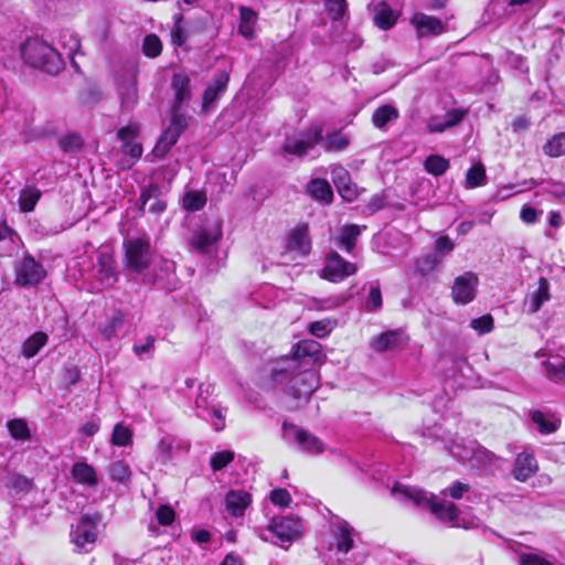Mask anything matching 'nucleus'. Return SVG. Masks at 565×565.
Masks as SVG:
<instances>
[{
    "label": "nucleus",
    "instance_id": "nucleus-1",
    "mask_svg": "<svg viewBox=\"0 0 565 565\" xmlns=\"http://www.w3.org/2000/svg\"><path fill=\"white\" fill-rule=\"evenodd\" d=\"M327 355H284L271 370V380L275 385L286 386L299 406L307 402L319 385L317 365L322 363L321 358Z\"/></svg>",
    "mask_w": 565,
    "mask_h": 565
},
{
    "label": "nucleus",
    "instance_id": "nucleus-2",
    "mask_svg": "<svg viewBox=\"0 0 565 565\" xmlns=\"http://www.w3.org/2000/svg\"><path fill=\"white\" fill-rule=\"evenodd\" d=\"M0 47L4 52L15 51L19 47L25 64L49 75H57L65 65L61 53L38 36L30 38L24 43L17 45L15 36L11 35L9 39H0Z\"/></svg>",
    "mask_w": 565,
    "mask_h": 565
},
{
    "label": "nucleus",
    "instance_id": "nucleus-3",
    "mask_svg": "<svg viewBox=\"0 0 565 565\" xmlns=\"http://www.w3.org/2000/svg\"><path fill=\"white\" fill-rule=\"evenodd\" d=\"M440 440L449 455L462 462H470L472 467L493 472L502 461L501 457L479 445L476 440L467 441L458 435L452 436L448 433H444Z\"/></svg>",
    "mask_w": 565,
    "mask_h": 565
},
{
    "label": "nucleus",
    "instance_id": "nucleus-4",
    "mask_svg": "<svg viewBox=\"0 0 565 565\" xmlns=\"http://www.w3.org/2000/svg\"><path fill=\"white\" fill-rule=\"evenodd\" d=\"M392 493L399 500L409 501L415 505L427 508L439 521L457 525L459 511L455 503L439 498L422 489L396 483Z\"/></svg>",
    "mask_w": 565,
    "mask_h": 565
},
{
    "label": "nucleus",
    "instance_id": "nucleus-5",
    "mask_svg": "<svg viewBox=\"0 0 565 565\" xmlns=\"http://www.w3.org/2000/svg\"><path fill=\"white\" fill-rule=\"evenodd\" d=\"M156 257V250L147 235L132 237L124 242V266L126 270L136 276H146Z\"/></svg>",
    "mask_w": 565,
    "mask_h": 565
},
{
    "label": "nucleus",
    "instance_id": "nucleus-6",
    "mask_svg": "<svg viewBox=\"0 0 565 565\" xmlns=\"http://www.w3.org/2000/svg\"><path fill=\"white\" fill-rule=\"evenodd\" d=\"M302 533L301 519L291 515L273 519L268 526L262 530L259 536L264 541L288 550L292 542L301 537Z\"/></svg>",
    "mask_w": 565,
    "mask_h": 565
},
{
    "label": "nucleus",
    "instance_id": "nucleus-7",
    "mask_svg": "<svg viewBox=\"0 0 565 565\" xmlns=\"http://www.w3.org/2000/svg\"><path fill=\"white\" fill-rule=\"evenodd\" d=\"M12 270L13 284L19 288H35L47 277L43 263L26 250L15 258Z\"/></svg>",
    "mask_w": 565,
    "mask_h": 565
},
{
    "label": "nucleus",
    "instance_id": "nucleus-8",
    "mask_svg": "<svg viewBox=\"0 0 565 565\" xmlns=\"http://www.w3.org/2000/svg\"><path fill=\"white\" fill-rule=\"evenodd\" d=\"M284 438L292 441L297 449L308 455H320L326 450V444L312 433L292 424L284 423Z\"/></svg>",
    "mask_w": 565,
    "mask_h": 565
},
{
    "label": "nucleus",
    "instance_id": "nucleus-9",
    "mask_svg": "<svg viewBox=\"0 0 565 565\" xmlns=\"http://www.w3.org/2000/svg\"><path fill=\"white\" fill-rule=\"evenodd\" d=\"M322 140V128L311 126L305 131L291 137H287L282 150L289 154L302 157L307 154L316 145Z\"/></svg>",
    "mask_w": 565,
    "mask_h": 565
},
{
    "label": "nucleus",
    "instance_id": "nucleus-10",
    "mask_svg": "<svg viewBox=\"0 0 565 565\" xmlns=\"http://www.w3.org/2000/svg\"><path fill=\"white\" fill-rule=\"evenodd\" d=\"M138 67L129 66L118 78V95L120 98V109L122 113L132 110L138 104L137 87Z\"/></svg>",
    "mask_w": 565,
    "mask_h": 565
},
{
    "label": "nucleus",
    "instance_id": "nucleus-11",
    "mask_svg": "<svg viewBox=\"0 0 565 565\" xmlns=\"http://www.w3.org/2000/svg\"><path fill=\"white\" fill-rule=\"evenodd\" d=\"M90 262L89 277L96 279L100 287H110L117 281L116 262L111 254L98 252L95 260L90 258Z\"/></svg>",
    "mask_w": 565,
    "mask_h": 565
},
{
    "label": "nucleus",
    "instance_id": "nucleus-12",
    "mask_svg": "<svg viewBox=\"0 0 565 565\" xmlns=\"http://www.w3.org/2000/svg\"><path fill=\"white\" fill-rule=\"evenodd\" d=\"M188 127V117L183 114L173 113L170 126L163 131L158 142L153 148V153L163 158L169 150L174 146L180 138L181 134Z\"/></svg>",
    "mask_w": 565,
    "mask_h": 565
},
{
    "label": "nucleus",
    "instance_id": "nucleus-13",
    "mask_svg": "<svg viewBox=\"0 0 565 565\" xmlns=\"http://www.w3.org/2000/svg\"><path fill=\"white\" fill-rule=\"evenodd\" d=\"M356 270L358 267L354 263L345 260L337 252H331L326 257L322 278L331 282H340L347 277L354 275Z\"/></svg>",
    "mask_w": 565,
    "mask_h": 565
},
{
    "label": "nucleus",
    "instance_id": "nucleus-14",
    "mask_svg": "<svg viewBox=\"0 0 565 565\" xmlns=\"http://www.w3.org/2000/svg\"><path fill=\"white\" fill-rule=\"evenodd\" d=\"M478 285L479 278L472 271H465L458 276L451 288L454 302L461 306L472 302L477 296Z\"/></svg>",
    "mask_w": 565,
    "mask_h": 565
},
{
    "label": "nucleus",
    "instance_id": "nucleus-15",
    "mask_svg": "<svg viewBox=\"0 0 565 565\" xmlns=\"http://www.w3.org/2000/svg\"><path fill=\"white\" fill-rule=\"evenodd\" d=\"M153 268L143 277V282L159 285L162 288H174L177 284L175 263L167 258L153 260Z\"/></svg>",
    "mask_w": 565,
    "mask_h": 565
},
{
    "label": "nucleus",
    "instance_id": "nucleus-16",
    "mask_svg": "<svg viewBox=\"0 0 565 565\" xmlns=\"http://www.w3.org/2000/svg\"><path fill=\"white\" fill-rule=\"evenodd\" d=\"M161 188L156 183H150L141 189L137 201L141 214L146 212L159 217L167 210V202L161 198Z\"/></svg>",
    "mask_w": 565,
    "mask_h": 565
},
{
    "label": "nucleus",
    "instance_id": "nucleus-17",
    "mask_svg": "<svg viewBox=\"0 0 565 565\" xmlns=\"http://www.w3.org/2000/svg\"><path fill=\"white\" fill-rule=\"evenodd\" d=\"M222 237V222L215 220L194 233L192 237L193 248L201 254H209L213 246Z\"/></svg>",
    "mask_w": 565,
    "mask_h": 565
},
{
    "label": "nucleus",
    "instance_id": "nucleus-18",
    "mask_svg": "<svg viewBox=\"0 0 565 565\" xmlns=\"http://www.w3.org/2000/svg\"><path fill=\"white\" fill-rule=\"evenodd\" d=\"M408 344L409 337L401 329L383 332L372 341L373 349L380 352L404 351L408 349Z\"/></svg>",
    "mask_w": 565,
    "mask_h": 565
},
{
    "label": "nucleus",
    "instance_id": "nucleus-19",
    "mask_svg": "<svg viewBox=\"0 0 565 565\" xmlns=\"http://www.w3.org/2000/svg\"><path fill=\"white\" fill-rule=\"evenodd\" d=\"M539 470V462L532 450L525 448L514 459L511 475L519 482H526Z\"/></svg>",
    "mask_w": 565,
    "mask_h": 565
},
{
    "label": "nucleus",
    "instance_id": "nucleus-20",
    "mask_svg": "<svg viewBox=\"0 0 565 565\" xmlns=\"http://www.w3.org/2000/svg\"><path fill=\"white\" fill-rule=\"evenodd\" d=\"M230 82V73L225 70L217 71L211 83L202 94V109L209 110L226 92Z\"/></svg>",
    "mask_w": 565,
    "mask_h": 565
},
{
    "label": "nucleus",
    "instance_id": "nucleus-21",
    "mask_svg": "<svg viewBox=\"0 0 565 565\" xmlns=\"http://www.w3.org/2000/svg\"><path fill=\"white\" fill-rule=\"evenodd\" d=\"M331 529L337 551L342 554H348L354 546V539L356 536L355 530L342 519L334 520L331 523Z\"/></svg>",
    "mask_w": 565,
    "mask_h": 565
},
{
    "label": "nucleus",
    "instance_id": "nucleus-22",
    "mask_svg": "<svg viewBox=\"0 0 565 565\" xmlns=\"http://www.w3.org/2000/svg\"><path fill=\"white\" fill-rule=\"evenodd\" d=\"M96 539V526L88 522L86 518L82 519L71 531L72 543L85 552L92 548Z\"/></svg>",
    "mask_w": 565,
    "mask_h": 565
},
{
    "label": "nucleus",
    "instance_id": "nucleus-23",
    "mask_svg": "<svg viewBox=\"0 0 565 565\" xmlns=\"http://www.w3.org/2000/svg\"><path fill=\"white\" fill-rule=\"evenodd\" d=\"M331 179L343 200L352 202L358 198L356 185L351 182V175L345 168H333Z\"/></svg>",
    "mask_w": 565,
    "mask_h": 565
},
{
    "label": "nucleus",
    "instance_id": "nucleus-24",
    "mask_svg": "<svg viewBox=\"0 0 565 565\" xmlns=\"http://www.w3.org/2000/svg\"><path fill=\"white\" fill-rule=\"evenodd\" d=\"M550 284L546 278L541 277L537 288L525 296L523 301L524 309L530 315H534L550 300Z\"/></svg>",
    "mask_w": 565,
    "mask_h": 565
},
{
    "label": "nucleus",
    "instance_id": "nucleus-25",
    "mask_svg": "<svg viewBox=\"0 0 565 565\" xmlns=\"http://www.w3.org/2000/svg\"><path fill=\"white\" fill-rule=\"evenodd\" d=\"M171 87L174 92L173 113L192 98L191 79L184 73H177L172 76Z\"/></svg>",
    "mask_w": 565,
    "mask_h": 565
},
{
    "label": "nucleus",
    "instance_id": "nucleus-26",
    "mask_svg": "<svg viewBox=\"0 0 565 565\" xmlns=\"http://www.w3.org/2000/svg\"><path fill=\"white\" fill-rule=\"evenodd\" d=\"M529 416L536 430L542 435L553 434L561 426V418L555 413L532 409L529 412Z\"/></svg>",
    "mask_w": 565,
    "mask_h": 565
},
{
    "label": "nucleus",
    "instance_id": "nucleus-27",
    "mask_svg": "<svg viewBox=\"0 0 565 565\" xmlns=\"http://www.w3.org/2000/svg\"><path fill=\"white\" fill-rule=\"evenodd\" d=\"M412 24L416 28L420 38L439 35L445 32V25L439 19L420 12L413 17Z\"/></svg>",
    "mask_w": 565,
    "mask_h": 565
},
{
    "label": "nucleus",
    "instance_id": "nucleus-28",
    "mask_svg": "<svg viewBox=\"0 0 565 565\" xmlns=\"http://www.w3.org/2000/svg\"><path fill=\"white\" fill-rule=\"evenodd\" d=\"M365 228L366 226H359L355 224L343 225L334 238L335 245L348 254H352L359 236Z\"/></svg>",
    "mask_w": 565,
    "mask_h": 565
},
{
    "label": "nucleus",
    "instance_id": "nucleus-29",
    "mask_svg": "<svg viewBox=\"0 0 565 565\" xmlns=\"http://www.w3.org/2000/svg\"><path fill=\"white\" fill-rule=\"evenodd\" d=\"M22 242L20 236L7 224H0V257L18 255Z\"/></svg>",
    "mask_w": 565,
    "mask_h": 565
},
{
    "label": "nucleus",
    "instance_id": "nucleus-30",
    "mask_svg": "<svg viewBox=\"0 0 565 565\" xmlns=\"http://www.w3.org/2000/svg\"><path fill=\"white\" fill-rule=\"evenodd\" d=\"M446 358H448V360H445L444 362H450L457 369L452 374L455 382L461 387H476V384L469 376V374L472 373V369L468 364L465 355H446Z\"/></svg>",
    "mask_w": 565,
    "mask_h": 565
},
{
    "label": "nucleus",
    "instance_id": "nucleus-31",
    "mask_svg": "<svg viewBox=\"0 0 565 565\" xmlns=\"http://www.w3.org/2000/svg\"><path fill=\"white\" fill-rule=\"evenodd\" d=\"M250 502L249 493L244 490H231L225 497L226 510L235 518L242 516Z\"/></svg>",
    "mask_w": 565,
    "mask_h": 565
},
{
    "label": "nucleus",
    "instance_id": "nucleus-32",
    "mask_svg": "<svg viewBox=\"0 0 565 565\" xmlns=\"http://www.w3.org/2000/svg\"><path fill=\"white\" fill-rule=\"evenodd\" d=\"M287 246L290 250H296L301 255H307L311 248L309 237V226L301 224L297 226L289 235Z\"/></svg>",
    "mask_w": 565,
    "mask_h": 565
},
{
    "label": "nucleus",
    "instance_id": "nucleus-33",
    "mask_svg": "<svg viewBox=\"0 0 565 565\" xmlns=\"http://www.w3.org/2000/svg\"><path fill=\"white\" fill-rule=\"evenodd\" d=\"M374 23L382 30L391 29L397 20V14L385 1H373Z\"/></svg>",
    "mask_w": 565,
    "mask_h": 565
},
{
    "label": "nucleus",
    "instance_id": "nucleus-34",
    "mask_svg": "<svg viewBox=\"0 0 565 565\" xmlns=\"http://www.w3.org/2000/svg\"><path fill=\"white\" fill-rule=\"evenodd\" d=\"M214 393V385L211 383H200L194 399L195 415L199 418H207V409L215 405L211 399Z\"/></svg>",
    "mask_w": 565,
    "mask_h": 565
},
{
    "label": "nucleus",
    "instance_id": "nucleus-35",
    "mask_svg": "<svg viewBox=\"0 0 565 565\" xmlns=\"http://www.w3.org/2000/svg\"><path fill=\"white\" fill-rule=\"evenodd\" d=\"M73 480L87 488H94L98 483L96 470L86 462H75L71 469Z\"/></svg>",
    "mask_w": 565,
    "mask_h": 565
},
{
    "label": "nucleus",
    "instance_id": "nucleus-36",
    "mask_svg": "<svg viewBox=\"0 0 565 565\" xmlns=\"http://www.w3.org/2000/svg\"><path fill=\"white\" fill-rule=\"evenodd\" d=\"M307 193L322 204H330L333 200V191L324 179H312L307 184Z\"/></svg>",
    "mask_w": 565,
    "mask_h": 565
},
{
    "label": "nucleus",
    "instance_id": "nucleus-37",
    "mask_svg": "<svg viewBox=\"0 0 565 565\" xmlns=\"http://www.w3.org/2000/svg\"><path fill=\"white\" fill-rule=\"evenodd\" d=\"M399 114L396 107L392 105H383L377 107L372 115V122L377 129H385L386 125L391 121H395Z\"/></svg>",
    "mask_w": 565,
    "mask_h": 565
},
{
    "label": "nucleus",
    "instance_id": "nucleus-38",
    "mask_svg": "<svg viewBox=\"0 0 565 565\" xmlns=\"http://www.w3.org/2000/svg\"><path fill=\"white\" fill-rule=\"evenodd\" d=\"M543 363L546 376L553 382L565 381V359L562 355H550Z\"/></svg>",
    "mask_w": 565,
    "mask_h": 565
},
{
    "label": "nucleus",
    "instance_id": "nucleus-39",
    "mask_svg": "<svg viewBox=\"0 0 565 565\" xmlns=\"http://www.w3.org/2000/svg\"><path fill=\"white\" fill-rule=\"evenodd\" d=\"M323 142V148L328 152H340L345 150L350 145V139L347 135L341 131H333L326 136V138L321 140Z\"/></svg>",
    "mask_w": 565,
    "mask_h": 565
},
{
    "label": "nucleus",
    "instance_id": "nucleus-40",
    "mask_svg": "<svg viewBox=\"0 0 565 565\" xmlns=\"http://www.w3.org/2000/svg\"><path fill=\"white\" fill-rule=\"evenodd\" d=\"M383 307L382 291L379 281L370 284L369 294L365 297L363 308L366 312H377Z\"/></svg>",
    "mask_w": 565,
    "mask_h": 565
},
{
    "label": "nucleus",
    "instance_id": "nucleus-41",
    "mask_svg": "<svg viewBox=\"0 0 565 565\" xmlns=\"http://www.w3.org/2000/svg\"><path fill=\"white\" fill-rule=\"evenodd\" d=\"M32 487V481L22 475H12L8 478L7 488L11 495L21 498L25 495Z\"/></svg>",
    "mask_w": 565,
    "mask_h": 565
},
{
    "label": "nucleus",
    "instance_id": "nucleus-42",
    "mask_svg": "<svg viewBox=\"0 0 565 565\" xmlns=\"http://www.w3.org/2000/svg\"><path fill=\"white\" fill-rule=\"evenodd\" d=\"M449 160L439 154H430L424 162L425 170L435 177H440L449 169Z\"/></svg>",
    "mask_w": 565,
    "mask_h": 565
},
{
    "label": "nucleus",
    "instance_id": "nucleus-43",
    "mask_svg": "<svg viewBox=\"0 0 565 565\" xmlns=\"http://www.w3.org/2000/svg\"><path fill=\"white\" fill-rule=\"evenodd\" d=\"M440 263L441 258L439 255L436 253L427 254L416 260L415 271L422 277L427 276L434 271Z\"/></svg>",
    "mask_w": 565,
    "mask_h": 565
},
{
    "label": "nucleus",
    "instance_id": "nucleus-44",
    "mask_svg": "<svg viewBox=\"0 0 565 565\" xmlns=\"http://www.w3.org/2000/svg\"><path fill=\"white\" fill-rule=\"evenodd\" d=\"M41 198V191L35 186H28L20 192L19 203L21 211L31 212L34 210Z\"/></svg>",
    "mask_w": 565,
    "mask_h": 565
},
{
    "label": "nucleus",
    "instance_id": "nucleus-45",
    "mask_svg": "<svg viewBox=\"0 0 565 565\" xmlns=\"http://www.w3.org/2000/svg\"><path fill=\"white\" fill-rule=\"evenodd\" d=\"M256 21V13L249 9L241 8V23L238 25V32L246 39H252L254 35V24Z\"/></svg>",
    "mask_w": 565,
    "mask_h": 565
},
{
    "label": "nucleus",
    "instance_id": "nucleus-46",
    "mask_svg": "<svg viewBox=\"0 0 565 565\" xmlns=\"http://www.w3.org/2000/svg\"><path fill=\"white\" fill-rule=\"evenodd\" d=\"M206 414L207 418L202 419L209 422L215 431H222L225 428L226 408L218 404L211 405Z\"/></svg>",
    "mask_w": 565,
    "mask_h": 565
},
{
    "label": "nucleus",
    "instance_id": "nucleus-47",
    "mask_svg": "<svg viewBox=\"0 0 565 565\" xmlns=\"http://www.w3.org/2000/svg\"><path fill=\"white\" fill-rule=\"evenodd\" d=\"M10 436L15 440H28L31 437L30 428L26 420L22 418H14L7 423Z\"/></svg>",
    "mask_w": 565,
    "mask_h": 565
},
{
    "label": "nucleus",
    "instance_id": "nucleus-48",
    "mask_svg": "<svg viewBox=\"0 0 565 565\" xmlns=\"http://www.w3.org/2000/svg\"><path fill=\"white\" fill-rule=\"evenodd\" d=\"M162 52V42L154 33L147 34L142 42V53L150 58L158 57Z\"/></svg>",
    "mask_w": 565,
    "mask_h": 565
},
{
    "label": "nucleus",
    "instance_id": "nucleus-49",
    "mask_svg": "<svg viewBox=\"0 0 565 565\" xmlns=\"http://www.w3.org/2000/svg\"><path fill=\"white\" fill-rule=\"evenodd\" d=\"M543 551L519 554V565H555Z\"/></svg>",
    "mask_w": 565,
    "mask_h": 565
},
{
    "label": "nucleus",
    "instance_id": "nucleus-50",
    "mask_svg": "<svg viewBox=\"0 0 565 565\" xmlns=\"http://www.w3.org/2000/svg\"><path fill=\"white\" fill-rule=\"evenodd\" d=\"M206 204V196L204 193L199 191L186 192L183 196V207L186 211L195 212L200 211Z\"/></svg>",
    "mask_w": 565,
    "mask_h": 565
},
{
    "label": "nucleus",
    "instance_id": "nucleus-51",
    "mask_svg": "<svg viewBox=\"0 0 565 565\" xmlns=\"http://www.w3.org/2000/svg\"><path fill=\"white\" fill-rule=\"evenodd\" d=\"M124 326V315L119 311L115 312L111 317H109L105 324L102 327L100 331L105 339H111L118 330H120Z\"/></svg>",
    "mask_w": 565,
    "mask_h": 565
},
{
    "label": "nucleus",
    "instance_id": "nucleus-52",
    "mask_svg": "<svg viewBox=\"0 0 565 565\" xmlns=\"http://www.w3.org/2000/svg\"><path fill=\"white\" fill-rule=\"evenodd\" d=\"M486 182V170L482 163L473 164L466 173L467 188H477Z\"/></svg>",
    "mask_w": 565,
    "mask_h": 565
},
{
    "label": "nucleus",
    "instance_id": "nucleus-53",
    "mask_svg": "<svg viewBox=\"0 0 565 565\" xmlns=\"http://www.w3.org/2000/svg\"><path fill=\"white\" fill-rule=\"evenodd\" d=\"M545 154L550 157H561L565 154V132L554 136L544 146Z\"/></svg>",
    "mask_w": 565,
    "mask_h": 565
},
{
    "label": "nucleus",
    "instance_id": "nucleus-54",
    "mask_svg": "<svg viewBox=\"0 0 565 565\" xmlns=\"http://www.w3.org/2000/svg\"><path fill=\"white\" fill-rule=\"evenodd\" d=\"M132 431L122 424H117L111 434V444L117 447H125L131 444Z\"/></svg>",
    "mask_w": 565,
    "mask_h": 565
},
{
    "label": "nucleus",
    "instance_id": "nucleus-55",
    "mask_svg": "<svg viewBox=\"0 0 565 565\" xmlns=\"http://www.w3.org/2000/svg\"><path fill=\"white\" fill-rule=\"evenodd\" d=\"M46 342V333L38 331L24 341L22 353H38Z\"/></svg>",
    "mask_w": 565,
    "mask_h": 565
},
{
    "label": "nucleus",
    "instance_id": "nucleus-56",
    "mask_svg": "<svg viewBox=\"0 0 565 565\" xmlns=\"http://www.w3.org/2000/svg\"><path fill=\"white\" fill-rule=\"evenodd\" d=\"M324 7L333 21H341L347 12L348 3L347 0H324Z\"/></svg>",
    "mask_w": 565,
    "mask_h": 565
},
{
    "label": "nucleus",
    "instance_id": "nucleus-57",
    "mask_svg": "<svg viewBox=\"0 0 565 565\" xmlns=\"http://www.w3.org/2000/svg\"><path fill=\"white\" fill-rule=\"evenodd\" d=\"M235 458V454L231 450L217 451L212 455L210 466L213 471H220L230 465Z\"/></svg>",
    "mask_w": 565,
    "mask_h": 565
},
{
    "label": "nucleus",
    "instance_id": "nucleus-58",
    "mask_svg": "<svg viewBox=\"0 0 565 565\" xmlns=\"http://www.w3.org/2000/svg\"><path fill=\"white\" fill-rule=\"evenodd\" d=\"M174 447V439L171 437H163L157 444V452L162 462H167L172 458Z\"/></svg>",
    "mask_w": 565,
    "mask_h": 565
},
{
    "label": "nucleus",
    "instance_id": "nucleus-59",
    "mask_svg": "<svg viewBox=\"0 0 565 565\" xmlns=\"http://www.w3.org/2000/svg\"><path fill=\"white\" fill-rule=\"evenodd\" d=\"M321 344L312 339H306L297 342L290 353H321Z\"/></svg>",
    "mask_w": 565,
    "mask_h": 565
},
{
    "label": "nucleus",
    "instance_id": "nucleus-60",
    "mask_svg": "<svg viewBox=\"0 0 565 565\" xmlns=\"http://www.w3.org/2000/svg\"><path fill=\"white\" fill-rule=\"evenodd\" d=\"M173 19H174V25L171 30L172 43L178 46H182V45H184V43L186 41V36H185L183 28H182L183 15L177 14L173 17Z\"/></svg>",
    "mask_w": 565,
    "mask_h": 565
},
{
    "label": "nucleus",
    "instance_id": "nucleus-61",
    "mask_svg": "<svg viewBox=\"0 0 565 565\" xmlns=\"http://www.w3.org/2000/svg\"><path fill=\"white\" fill-rule=\"evenodd\" d=\"M109 475L113 480L125 481L130 476V469L124 461H116L110 465Z\"/></svg>",
    "mask_w": 565,
    "mask_h": 565
},
{
    "label": "nucleus",
    "instance_id": "nucleus-62",
    "mask_svg": "<svg viewBox=\"0 0 565 565\" xmlns=\"http://www.w3.org/2000/svg\"><path fill=\"white\" fill-rule=\"evenodd\" d=\"M470 327L479 334L488 333L493 329V318L491 315H484L480 318L473 319L470 322Z\"/></svg>",
    "mask_w": 565,
    "mask_h": 565
},
{
    "label": "nucleus",
    "instance_id": "nucleus-63",
    "mask_svg": "<svg viewBox=\"0 0 565 565\" xmlns=\"http://www.w3.org/2000/svg\"><path fill=\"white\" fill-rule=\"evenodd\" d=\"M332 329H333V323L329 319L315 321L309 327L310 332L318 338L326 337L327 334H329L332 331Z\"/></svg>",
    "mask_w": 565,
    "mask_h": 565
},
{
    "label": "nucleus",
    "instance_id": "nucleus-64",
    "mask_svg": "<svg viewBox=\"0 0 565 565\" xmlns=\"http://www.w3.org/2000/svg\"><path fill=\"white\" fill-rule=\"evenodd\" d=\"M156 518L161 525H171L175 519V512L170 505H160L156 511Z\"/></svg>",
    "mask_w": 565,
    "mask_h": 565
}]
</instances>
